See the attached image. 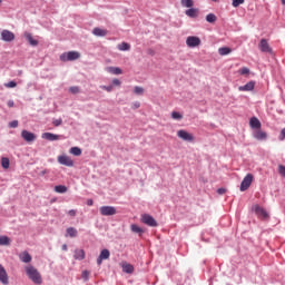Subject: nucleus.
Listing matches in <instances>:
<instances>
[{
	"instance_id": "obj_1",
	"label": "nucleus",
	"mask_w": 285,
	"mask_h": 285,
	"mask_svg": "<svg viewBox=\"0 0 285 285\" xmlns=\"http://www.w3.org/2000/svg\"><path fill=\"white\" fill-rule=\"evenodd\" d=\"M26 275L29 279L35 283L36 285L43 284V277H41V273L32 265H28L24 267Z\"/></svg>"
},
{
	"instance_id": "obj_2",
	"label": "nucleus",
	"mask_w": 285,
	"mask_h": 285,
	"mask_svg": "<svg viewBox=\"0 0 285 285\" xmlns=\"http://www.w3.org/2000/svg\"><path fill=\"white\" fill-rule=\"evenodd\" d=\"M140 220L146 226H150L151 228H157V220L150 214H142Z\"/></svg>"
},
{
	"instance_id": "obj_3",
	"label": "nucleus",
	"mask_w": 285,
	"mask_h": 285,
	"mask_svg": "<svg viewBox=\"0 0 285 285\" xmlns=\"http://www.w3.org/2000/svg\"><path fill=\"white\" fill-rule=\"evenodd\" d=\"M81 57V53L79 51H69L67 53H62L60 56L61 61H77Z\"/></svg>"
},
{
	"instance_id": "obj_4",
	"label": "nucleus",
	"mask_w": 285,
	"mask_h": 285,
	"mask_svg": "<svg viewBox=\"0 0 285 285\" xmlns=\"http://www.w3.org/2000/svg\"><path fill=\"white\" fill-rule=\"evenodd\" d=\"M250 184H253V174H247L243 181L240 183V187H239V190L242 193L248 190V188H250Z\"/></svg>"
},
{
	"instance_id": "obj_5",
	"label": "nucleus",
	"mask_w": 285,
	"mask_h": 285,
	"mask_svg": "<svg viewBox=\"0 0 285 285\" xmlns=\"http://www.w3.org/2000/svg\"><path fill=\"white\" fill-rule=\"evenodd\" d=\"M99 210H100V215H102L104 217H110L112 215H117V208L112 206H101Z\"/></svg>"
},
{
	"instance_id": "obj_6",
	"label": "nucleus",
	"mask_w": 285,
	"mask_h": 285,
	"mask_svg": "<svg viewBox=\"0 0 285 285\" xmlns=\"http://www.w3.org/2000/svg\"><path fill=\"white\" fill-rule=\"evenodd\" d=\"M186 43L188 48H197V46H202V39H199V37L196 36H189L186 39Z\"/></svg>"
},
{
	"instance_id": "obj_7",
	"label": "nucleus",
	"mask_w": 285,
	"mask_h": 285,
	"mask_svg": "<svg viewBox=\"0 0 285 285\" xmlns=\"http://www.w3.org/2000/svg\"><path fill=\"white\" fill-rule=\"evenodd\" d=\"M177 137H179V139H183V141H195V136L184 129L177 131Z\"/></svg>"
},
{
	"instance_id": "obj_8",
	"label": "nucleus",
	"mask_w": 285,
	"mask_h": 285,
	"mask_svg": "<svg viewBox=\"0 0 285 285\" xmlns=\"http://www.w3.org/2000/svg\"><path fill=\"white\" fill-rule=\"evenodd\" d=\"M58 163H60L61 166H68L69 168L75 166V161H72V158H70L68 155L58 156Z\"/></svg>"
},
{
	"instance_id": "obj_9",
	"label": "nucleus",
	"mask_w": 285,
	"mask_h": 285,
	"mask_svg": "<svg viewBox=\"0 0 285 285\" xmlns=\"http://www.w3.org/2000/svg\"><path fill=\"white\" fill-rule=\"evenodd\" d=\"M258 48L261 52H268L269 55H273V48H271V45H268V40L261 39Z\"/></svg>"
},
{
	"instance_id": "obj_10",
	"label": "nucleus",
	"mask_w": 285,
	"mask_h": 285,
	"mask_svg": "<svg viewBox=\"0 0 285 285\" xmlns=\"http://www.w3.org/2000/svg\"><path fill=\"white\" fill-rule=\"evenodd\" d=\"M21 137H22V139H24V141H27L28 144H30V142L35 141V139H37V136H36L35 134H32V132H30V131H28V130H26V129H23V130L21 131Z\"/></svg>"
},
{
	"instance_id": "obj_11",
	"label": "nucleus",
	"mask_w": 285,
	"mask_h": 285,
	"mask_svg": "<svg viewBox=\"0 0 285 285\" xmlns=\"http://www.w3.org/2000/svg\"><path fill=\"white\" fill-rule=\"evenodd\" d=\"M0 282L3 285L10 284V281L8 278V272H6V267H3V265H0Z\"/></svg>"
},
{
	"instance_id": "obj_12",
	"label": "nucleus",
	"mask_w": 285,
	"mask_h": 285,
	"mask_svg": "<svg viewBox=\"0 0 285 285\" xmlns=\"http://www.w3.org/2000/svg\"><path fill=\"white\" fill-rule=\"evenodd\" d=\"M110 258V250L108 249H102L100 252L99 257L97 258V264L98 266H101V263L104 262V259H109Z\"/></svg>"
},
{
	"instance_id": "obj_13",
	"label": "nucleus",
	"mask_w": 285,
	"mask_h": 285,
	"mask_svg": "<svg viewBox=\"0 0 285 285\" xmlns=\"http://www.w3.org/2000/svg\"><path fill=\"white\" fill-rule=\"evenodd\" d=\"M255 213L261 219H268V212L258 205L255 206Z\"/></svg>"
},
{
	"instance_id": "obj_14",
	"label": "nucleus",
	"mask_w": 285,
	"mask_h": 285,
	"mask_svg": "<svg viewBox=\"0 0 285 285\" xmlns=\"http://www.w3.org/2000/svg\"><path fill=\"white\" fill-rule=\"evenodd\" d=\"M2 41H14V33L10 30H2Z\"/></svg>"
},
{
	"instance_id": "obj_15",
	"label": "nucleus",
	"mask_w": 285,
	"mask_h": 285,
	"mask_svg": "<svg viewBox=\"0 0 285 285\" xmlns=\"http://www.w3.org/2000/svg\"><path fill=\"white\" fill-rule=\"evenodd\" d=\"M238 90L240 92H250V90H255V81H249L245 86H240Z\"/></svg>"
},
{
	"instance_id": "obj_16",
	"label": "nucleus",
	"mask_w": 285,
	"mask_h": 285,
	"mask_svg": "<svg viewBox=\"0 0 285 285\" xmlns=\"http://www.w3.org/2000/svg\"><path fill=\"white\" fill-rule=\"evenodd\" d=\"M249 126H250V128H253L255 130H259V128H262V122L259 121V119L257 117H253L249 120Z\"/></svg>"
},
{
	"instance_id": "obj_17",
	"label": "nucleus",
	"mask_w": 285,
	"mask_h": 285,
	"mask_svg": "<svg viewBox=\"0 0 285 285\" xmlns=\"http://www.w3.org/2000/svg\"><path fill=\"white\" fill-rule=\"evenodd\" d=\"M255 139H258V141H264L268 137V135L265 131H262V129H257L254 131Z\"/></svg>"
},
{
	"instance_id": "obj_18",
	"label": "nucleus",
	"mask_w": 285,
	"mask_h": 285,
	"mask_svg": "<svg viewBox=\"0 0 285 285\" xmlns=\"http://www.w3.org/2000/svg\"><path fill=\"white\" fill-rule=\"evenodd\" d=\"M42 139H47V141H57L59 139V135L52 132L42 134Z\"/></svg>"
},
{
	"instance_id": "obj_19",
	"label": "nucleus",
	"mask_w": 285,
	"mask_h": 285,
	"mask_svg": "<svg viewBox=\"0 0 285 285\" xmlns=\"http://www.w3.org/2000/svg\"><path fill=\"white\" fill-rule=\"evenodd\" d=\"M185 14L190 17V19H195L199 14V9L190 8L185 11Z\"/></svg>"
},
{
	"instance_id": "obj_20",
	"label": "nucleus",
	"mask_w": 285,
	"mask_h": 285,
	"mask_svg": "<svg viewBox=\"0 0 285 285\" xmlns=\"http://www.w3.org/2000/svg\"><path fill=\"white\" fill-rule=\"evenodd\" d=\"M92 35H95V37H106V35H108V30L101 28H94Z\"/></svg>"
},
{
	"instance_id": "obj_21",
	"label": "nucleus",
	"mask_w": 285,
	"mask_h": 285,
	"mask_svg": "<svg viewBox=\"0 0 285 285\" xmlns=\"http://www.w3.org/2000/svg\"><path fill=\"white\" fill-rule=\"evenodd\" d=\"M130 230H131V233H136V235H139V237H141V235H144V228L139 227L137 224H131Z\"/></svg>"
},
{
	"instance_id": "obj_22",
	"label": "nucleus",
	"mask_w": 285,
	"mask_h": 285,
	"mask_svg": "<svg viewBox=\"0 0 285 285\" xmlns=\"http://www.w3.org/2000/svg\"><path fill=\"white\" fill-rule=\"evenodd\" d=\"M20 259L23 262V264H30L32 262V256L28 252H23L19 255Z\"/></svg>"
},
{
	"instance_id": "obj_23",
	"label": "nucleus",
	"mask_w": 285,
	"mask_h": 285,
	"mask_svg": "<svg viewBox=\"0 0 285 285\" xmlns=\"http://www.w3.org/2000/svg\"><path fill=\"white\" fill-rule=\"evenodd\" d=\"M121 268H122L124 273H128V274L134 273V271H135V267L128 263H122Z\"/></svg>"
},
{
	"instance_id": "obj_24",
	"label": "nucleus",
	"mask_w": 285,
	"mask_h": 285,
	"mask_svg": "<svg viewBox=\"0 0 285 285\" xmlns=\"http://www.w3.org/2000/svg\"><path fill=\"white\" fill-rule=\"evenodd\" d=\"M230 52H233V49L228 47H222L218 49V55H220V57H226V55H230Z\"/></svg>"
},
{
	"instance_id": "obj_25",
	"label": "nucleus",
	"mask_w": 285,
	"mask_h": 285,
	"mask_svg": "<svg viewBox=\"0 0 285 285\" xmlns=\"http://www.w3.org/2000/svg\"><path fill=\"white\" fill-rule=\"evenodd\" d=\"M107 72H110L111 75H122L124 71L119 67H108Z\"/></svg>"
},
{
	"instance_id": "obj_26",
	"label": "nucleus",
	"mask_w": 285,
	"mask_h": 285,
	"mask_svg": "<svg viewBox=\"0 0 285 285\" xmlns=\"http://www.w3.org/2000/svg\"><path fill=\"white\" fill-rule=\"evenodd\" d=\"M75 259H86V252L83 249H76L75 250Z\"/></svg>"
},
{
	"instance_id": "obj_27",
	"label": "nucleus",
	"mask_w": 285,
	"mask_h": 285,
	"mask_svg": "<svg viewBox=\"0 0 285 285\" xmlns=\"http://www.w3.org/2000/svg\"><path fill=\"white\" fill-rule=\"evenodd\" d=\"M55 193H59L60 195H63V193H68V187H66V185H57L55 187Z\"/></svg>"
},
{
	"instance_id": "obj_28",
	"label": "nucleus",
	"mask_w": 285,
	"mask_h": 285,
	"mask_svg": "<svg viewBox=\"0 0 285 285\" xmlns=\"http://www.w3.org/2000/svg\"><path fill=\"white\" fill-rule=\"evenodd\" d=\"M24 37L27 41H29L30 46H39V41L35 40L31 33H26Z\"/></svg>"
},
{
	"instance_id": "obj_29",
	"label": "nucleus",
	"mask_w": 285,
	"mask_h": 285,
	"mask_svg": "<svg viewBox=\"0 0 285 285\" xmlns=\"http://www.w3.org/2000/svg\"><path fill=\"white\" fill-rule=\"evenodd\" d=\"M1 166L4 168V170H8V168H10V159L8 157H2Z\"/></svg>"
},
{
	"instance_id": "obj_30",
	"label": "nucleus",
	"mask_w": 285,
	"mask_h": 285,
	"mask_svg": "<svg viewBox=\"0 0 285 285\" xmlns=\"http://www.w3.org/2000/svg\"><path fill=\"white\" fill-rule=\"evenodd\" d=\"M183 8H193L195 6V2L193 0H180Z\"/></svg>"
},
{
	"instance_id": "obj_31",
	"label": "nucleus",
	"mask_w": 285,
	"mask_h": 285,
	"mask_svg": "<svg viewBox=\"0 0 285 285\" xmlns=\"http://www.w3.org/2000/svg\"><path fill=\"white\" fill-rule=\"evenodd\" d=\"M0 246H10V237L0 236Z\"/></svg>"
},
{
	"instance_id": "obj_32",
	"label": "nucleus",
	"mask_w": 285,
	"mask_h": 285,
	"mask_svg": "<svg viewBox=\"0 0 285 285\" xmlns=\"http://www.w3.org/2000/svg\"><path fill=\"white\" fill-rule=\"evenodd\" d=\"M69 153H70L71 155H75V157H80V155H81V148H79V147H71L70 150H69Z\"/></svg>"
},
{
	"instance_id": "obj_33",
	"label": "nucleus",
	"mask_w": 285,
	"mask_h": 285,
	"mask_svg": "<svg viewBox=\"0 0 285 285\" xmlns=\"http://www.w3.org/2000/svg\"><path fill=\"white\" fill-rule=\"evenodd\" d=\"M206 21L208 23H215V21H217V16H215V13H209L206 16Z\"/></svg>"
},
{
	"instance_id": "obj_34",
	"label": "nucleus",
	"mask_w": 285,
	"mask_h": 285,
	"mask_svg": "<svg viewBox=\"0 0 285 285\" xmlns=\"http://www.w3.org/2000/svg\"><path fill=\"white\" fill-rule=\"evenodd\" d=\"M118 50H121V51L130 50V45L127 42H121L120 45H118Z\"/></svg>"
},
{
	"instance_id": "obj_35",
	"label": "nucleus",
	"mask_w": 285,
	"mask_h": 285,
	"mask_svg": "<svg viewBox=\"0 0 285 285\" xmlns=\"http://www.w3.org/2000/svg\"><path fill=\"white\" fill-rule=\"evenodd\" d=\"M67 234L69 237H77V229H75V227H69L67 228Z\"/></svg>"
},
{
	"instance_id": "obj_36",
	"label": "nucleus",
	"mask_w": 285,
	"mask_h": 285,
	"mask_svg": "<svg viewBox=\"0 0 285 285\" xmlns=\"http://www.w3.org/2000/svg\"><path fill=\"white\" fill-rule=\"evenodd\" d=\"M244 3V0H233L232 6L233 8H239Z\"/></svg>"
},
{
	"instance_id": "obj_37",
	"label": "nucleus",
	"mask_w": 285,
	"mask_h": 285,
	"mask_svg": "<svg viewBox=\"0 0 285 285\" xmlns=\"http://www.w3.org/2000/svg\"><path fill=\"white\" fill-rule=\"evenodd\" d=\"M278 173L281 177L285 178V166L284 165H278Z\"/></svg>"
},
{
	"instance_id": "obj_38",
	"label": "nucleus",
	"mask_w": 285,
	"mask_h": 285,
	"mask_svg": "<svg viewBox=\"0 0 285 285\" xmlns=\"http://www.w3.org/2000/svg\"><path fill=\"white\" fill-rule=\"evenodd\" d=\"M82 279H85V282H88L89 277H90V272L88 271H83L81 274Z\"/></svg>"
},
{
	"instance_id": "obj_39",
	"label": "nucleus",
	"mask_w": 285,
	"mask_h": 285,
	"mask_svg": "<svg viewBox=\"0 0 285 285\" xmlns=\"http://www.w3.org/2000/svg\"><path fill=\"white\" fill-rule=\"evenodd\" d=\"M4 88H17V83L12 80L4 83Z\"/></svg>"
},
{
	"instance_id": "obj_40",
	"label": "nucleus",
	"mask_w": 285,
	"mask_h": 285,
	"mask_svg": "<svg viewBox=\"0 0 285 285\" xmlns=\"http://www.w3.org/2000/svg\"><path fill=\"white\" fill-rule=\"evenodd\" d=\"M134 92L135 95H144V89L141 87H135Z\"/></svg>"
},
{
	"instance_id": "obj_41",
	"label": "nucleus",
	"mask_w": 285,
	"mask_h": 285,
	"mask_svg": "<svg viewBox=\"0 0 285 285\" xmlns=\"http://www.w3.org/2000/svg\"><path fill=\"white\" fill-rule=\"evenodd\" d=\"M171 117H173L174 119H183V118H184V116H181V114H179V112H177V111L171 112Z\"/></svg>"
},
{
	"instance_id": "obj_42",
	"label": "nucleus",
	"mask_w": 285,
	"mask_h": 285,
	"mask_svg": "<svg viewBox=\"0 0 285 285\" xmlns=\"http://www.w3.org/2000/svg\"><path fill=\"white\" fill-rule=\"evenodd\" d=\"M52 124H53V126L59 127V126H61V124H63V120L61 118L53 119Z\"/></svg>"
},
{
	"instance_id": "obj_43",
	"label": "nucleus",
	"mask_w": 285,
	"mask_h": 285,
	"mask_svg": "<svg viewBox=\"0 0 285 285\" xmlns=\"http://www.w3.org/2000/svg\"><path fill=\"white\" fill-rule=\"evenodd\" d=\"M69 92H71L72 95H77L79 92V87H70Z\"/></svg>"
},
{
	"instance_id": "obj_44",
	"label": "nucleus",
	"mask_w": 285,
	"mask_h": 285,
	"mask_svg": "<svg viewBox=\"0 0 285 285\" xmlns=\"http://www.w3.org/2000/svg\"><path fill=\"white\" fill-rule=\"evenodd\" d=\"M18 126H19L18 120H13V121L9 122V128H18Z\"/></svg>"
},
{
	"instance_id": "obj_45",
	"label": "nucleus",
	"mask_w": 285,
	"mask_h": 285,
	"mask_svg": "<svg viewBox=\"0 0 285 285\" xmlns=\"http://www.w3.org/2000/svg\"><path fill=\"white\" fill-rule=\"evenodd\" d=\"M249 72H250V69H248L246 67L240 69V75H249Z\"/></svg>"
},
{
	"instance_id": "obj_46",
	"label": "nucleus",
	"mask_w": 285,
	"mask_h": 285,
	"mask_svg": "<svg viewBox=\"0 0 285 285\" xmlns=\"http://www.w3.org/2000/svg\"><path fill=\"white\" fill-rule=\"evenodd\" d=\"M102 90H106L107 92H112V86H102Z\"/></svg>"
},
{
	"instance_id": "obj_47",
	"label": "nucleus",
	"mask_w": 285,
	"mask_h": 285,
	"mask_svg": "<svg viewBox=\"0 0 285 285\" xmlns=\"http://www.w3.org/2000/svg\"><path fill=\"white\" fill-rule=\"evenodd\" d=\"M217 193L218 195H226V188H218Z\"/></svg>"
},
{
	"instance_id": "obj_48",
	"label": "nucleus",
	"mask_w": 285,
	"mask_h": 285,
	"mask_svg": "<svg viewBox=\"0 0 285 285\" xmlns=\"http://www.w3.org/2000/svg\"><path fill=\"white\" fill-rule=\"evenodd\" d=\"M68 215H69L70 217H75V215H77V210L70 209V210L68 212Z\"/></svg>"
},
{
	"instance_id": "obj_49",
	"label": "nucleus",
	"mask_w": 285,
	"mask_h": 285,
	"mask_svg": "<svg viewBox=\"0 0 285 285\" xmlns=\"http://www.w3.org/2000/svg\"><path fill=\"white\" fill-rule=\"evenodd\" d=\"M112 85L114 86H121V81L119 79H114Z\"/></svg>"
},
{
	"instance_id": "obj_50",
	"label": "nucleus",
	"mask_w": 285,
	"mask_h": 285,
	"mask_svg": "<svg viewBox=\"0 0 285 285\" xmlns=\"http://www.w3.org/2000/svg\"><path fill=\"white\" fill-rule=\"evenodd\" d=\"M141 106V104L139 101L134 102V109L137 110V108H139Z\"/></svg>"
},
{
	"instance_id": "obj_51",
	"label": "nucleus",
	"mask_w": 285,
	"mask_h": 285,
	"mask_svg": "<svg viewBox=\"0 0 285 285\" xmlns=\"http://www.w3.org/2000/svg\"><path fill=\"white\" fill-rule=\"evenodd\" d=\"M9 108H13L14 107V101L13 100H9L8 104Z\"/></svg>"
},
{
	"instance_id": "obj_52",
	"label": "nucleus",
	"mask_w": 285,
	"mask_h": 285,
	"mask_svg": "<svg viewBox=\"0 0 285 285\" xmlns=\"http://www.w3.org/2000/svg\"><path fill=\"white\" fill-rule=\"evenodd\" d=\"M92 204H94L92 199L87 200V206H92Z\"/></svg>"
},
{
	"instance_id": "obj_53",
	"label": "nucleus",
	"mask_w": 285,
	"mask_h": 285,
	"mask_svg": "<svg viewBox=\"0 0 285 285\" xmlns=\"http://www.w3.org/2000/svg\"><path fill=\"white\" fill-rule=\"evenodd\" d=\"M62 250H68V245L63 244L62 245Z\"/></svg>"
},
{
	"instance_id": "obj_54",
	"label": "nucleus",
	"mask_w": 285,
	"mask_h": 285,
	"mask_svg": "<svg viewBox=\"0 0 285 285\" xmlns=\"http://www.w3.org/2000/svg\"><path fill=\"white\" fill-rule=\"evenodd\" d=\"M282 1V4L285 6V0H281Z\"/></svg>"
}]
</instances>
